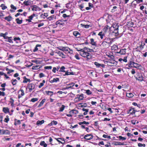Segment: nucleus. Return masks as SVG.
<instances>
[{"mask_svg": "<svg viewBox=\"0 0 147 147\" xmlns=\"http://www.w3.org/2000/svg\"><path fill=\"white\" fill-rule=\"evenodd\" d=\"M80 54L82 57H84L87 61H89L92 59V55L90 53L91 52L96 51L93 49H90L87 47H84L81 49L80 51Z\"/></svg>", "mask_w": 147, "mask_h": 147, "instance_id": "f257e3e1", "label": "nucleus"}, {"mask_svg": "<svg viewBox=\"0 0 147 147\" xmlns=\"http://www.w3.org/2000/svg\"><path fill=\"white\" fill-rule=\"evenodd\" d=\"M84 98V94H78L76 95V97L74 99V101L75 102H77L82 100Z\"/></svg>", "mask_w": 147, "mask_h": 147, "instance_id": "f03ea898", "label": "nucleus"}, {"mask_svg": "<svg viewBox=\"0 0 147 147\" xmlns=\"http://www.w3.org/2000/svg\"><path fill=\"white\" fill-rule=\"evenodd\" d=\"M111 43L106 41H103L100 45V47L102 49H105L108 48L110 46Z\"/></svg>", "mask_w": 147, "mask_h": 147, "instance_id": "7ed1b4c3", "label": "nucleus"}, {"mask_svg": "<svg viewBox=\"0 0 147 147\" xmlns=\"http://www.w3.org/2000/svg\"><path fill=\"white\" fill-rule=\"evenodd\" d=\"M105 63H107L108 65L111 66H112L116 65L117 63V62L114 59H110L107 61H104Z\"/></svg>", "mask_w": 147, "mask_h": 147, "instance_id": "20e7f679", "label": "nucleus"}, {"mask_svg": "<svg viewBox=\"0 0 147 147\" xmlns=\"http://www.w3.org/2000/svg\"><path fill=\"white\" fill-rule=\"evenodd\" d=\"M145 44V43L143 41L139 42L137 44L136 48H135V49H138L140 50H142L144 49Z\"/></svg>", "mask_w": 147, "mask_h": 147, "instance_id": "39448f33", "label": "nucleus"}, {"mask_svg": "<svg viewBox=\"0 0 147 147\" xmlns=\"http://www.w3.org/2000/svg\"><path fill=\"white\" fill-rule=\"evenodd\" d=\"M134 76L136 80L140 82H142L144 80V77L141 73L137 72Z\"/></svg>", "mask_w": 147, "mask_h": 147, "instance_id": "423d86ee", "label": "nucleus"}, {"mask_svg": "<svg viewBox=\"0 0 147 147\" xmlns=\"http://www.w3.org/2000/svg\"><path fill=\"white\" fill-rule=\"evenodd\" d=\"M61 48H59V49L63 51L64 53L66 54L70 53L71 54L72 53L73 51L72 50H71L68 47H61Z\"/></svg>", "mask_w": 147, "mask_h": 147, "instance_id": "0eeeda50", "label": "nucleus"}, {"mask_svg": "<svg viewBox=\"0 0 147 147\" xmlns=\"http://www.w3.org/2000/svg\"><path fill=\"white\" fill-rule=\"evenodd\" d=\"M134 63V61L133 58H132L130 59V60L129 61L128 63L126 65V66L128 67H127V68L129 69L130 68H131L133 67Z\"/></svg>", "mask_w": 147, "mask_h": 147, "instance_id": "6e6552de", "label": "nucleus"}, {"mask_svg": "<svg viewBox=\"0 0 147 147\" xmlns=\"http://www.w3.org/2000/svg\"><path fill=\"white\" fill-rule=\"evenodd\" d=\"M66 21V20H64L63 19L59 20L57 21L54 24H55V25H57V26H63L65 24L64 22Z\"/></svg>", "mask_w": 147, "mask_h": 147, "instance_id": "1a4fd4ad", "label": "nucleus"}, {"mask_svg": "<svg viewBox=\"0 0 147 147\" xmlns=\"http://www.w3.org/2000/svg\"><path fill=\"white\" fill-rule=\"evenodd\" d=\"M10 134L9 131L7 129H0V134L1 135H9Z\"/></svg>", "mask_w": 147, "mask_h": 147, "instance_id": "9d476101", "label": "nucleus"}, {"mask_svg": "<svg viewBox=\"0 0 147 147\" xmlns=\"http://www.w3.org/2000/svg\"><path fill=\"white\" fill-rule=\"evenodd\" d=\"M35 85L32 84H28L27 87V88H28L29 89L30 92H31L32 90L34 89L35 88Z\"/></svg>", "mask_w": 147, "mask_h": 147, "instance_id": "9b49d317", "label": "nucleus"}, {"mask_svg": "<svg viewBox=\"0 0 147 147\" xmlns=\"http://www.w3.org/2000/svg\"><path fill=\"white\" fill-rule=\"evenodd\" d=\"M136 110V109H135V108H133L132 107H129V109L127 112V113H130L131 115H133L135 113Z\"/></svg>", "mask_w": 147, "mask_h": 147, "instance_id": "f8f14e48", "label": "nucleus"}, {"mask_svg": "<svg viewBox=\"0 0 147 147\" xmlns=\"http://www.w3.org/2000/svg\"><path fill=\"white\" fill-rule=\"evenodd\" d=\"M126 49H120L119 51L116 52L115 53L117 54H119V55H124L126 53Z\"/></svg>", "mask_w": 147, "mask_h": 147, "instance_id": "ddd939ff", "label": "nucleus"}, {"mask_svg": "<svg viewBox=\"0 0 147 147\" xmlns=\"http://www.w3.org/2000/svg\"><path fill=\"white\" fill-rule=\"evenodd\" d=\"M93 138V136L92 134H87L84 136V138L86 140H90L92 139Z\"/></svg>", "mask_w": 147, "mask_h": 147, "instance_id": "4468645a", "label": "nucleus"}, {"mask_svg": "<svg viewBox=\"0 0 147 147\" xmlns=\"http://www.w3.org/2000/svg\"><path fill=\"white\" fill-rule=\"evenodd\" d=\"M94 64L96 66L97 68H99L100 67L102 68L105 67V65L103 64H100L97 62H95L94 63Z\"/></svg>", "mask_w": 147, "mask_h": 147, "instance_id": "2eb2a0df", "label": "nucleus"}, {"mask_svg": "<svg viewBox=\"0 0 147 147\" xmlns=\"http://www.w3.org/2000/svg\"><path fill=\"white\" fill-rule=\"evenodd\" d=\"M73 34L77 38H78L80 37V34L77 31H75L73 32Z\"/></svg>", "mask_w": 147, "mask_h": 147, "instance_id": "dca6fc26", "label": "nucleus"}, {"mask_svg": "<svg viewBox=\"0 0 147 147\" xmlns=\"http://www.w3.org/2000/svg\"><path fill=\"white\" fill-rule=\"evenodd\" d=\"M55 139H56L57 141L59 143H61L63 144L65 143V141L64 139H63L61 138H55Z\"/></svg>", "mask_w": 147, "mask_h": 147, "instance_id": "f3484780", "label": "nucleus"}, {"mask_svg": "<svg viewBox=\"0 0 147 147\" xmlns=\"http://www.w3.org/2000/svg\"><path fill=\"white\" fill-rule=\"evenodd\" d=\"M14 124L15 126H17L19 125L21 123V121H22V120H18L16 119H14Z\"/></svg>", "mask_w": 147, "mask_h": 147, "instance_id": "a211bd4d", "label": "nucleus"}, {"mask_svg": "<svg viewBox=\"0 0 147 147\" xmlns=\"http://www.w3.org/2000/svg\"><path fill=\"white\" fill-rule=\"evenodd\" d=\"M36 14L34 13H33L30 16L28 17L29 19H26V21H28L29 22H31V20H32L33 17L35 16Z\"/></svg>", "mask_w": 147, "mask_h": 147, "instance_id": "6ab92c4d", "label": "nucleus"}, {"mask_svg": "<svg viewBox=\"0 0 147 147\" xmlns=\"http://www.w3.org/2000/svg\"><path fill=\"white\" fill-rule=\"evenodd\" d=\"M106 55L110 59H114L115 57L114 56L111 54V53H110L108 52H107L106 53Z\"/></svg>", "mask_w": 147, "mask_h": 147, "instance_id": "aec40b11", "label": "nucleus"}, {"mask_svg": "<svg viewBox=\"0 0 147 147\" xmlns=\"http://www.w3.org/2000/svg\"><path fill=\"white\" fill-rule=\"evenodd\" d=\"M8 34V33L7 32H6L5 33H0V36L1 37H3L4 39H5L8 37V36H6Z\"/></svg>", "mask_w": 147, "mask_h": 147, "instance_id": "412c9836", "label": "nucleus"}, {"mask_svg": "<svg viewBox=\"0 0 147 147\" xmlns=\"http://www.w3.org/2000/svg\"><path fill=\"white\" fill-rule=\"evenodd\" d=\"M24 80L23 81V83H27L28 82H30L31 80L30 79L27 78L25 76L23 77Z\"/></svg>", "mask_w": 147, "mask_h": 147, "instance_id": "4be33fe9", "label": "nucleus"}, {"mask_svg": "<svg viewBox=\"0 0 147 147\" xmlns=\"http://www.w3.org/2000/svg\"><path fill=\"white\" fill-rule=\"evenodd\" d=\"M3 111L5 113H9V109L7 107H4L3 108Z\"/></svg>", "mask_w": 147, "mask_h": 147, "instance_id": "5701e85b", "label": "nucleus"}, {"mask_svg": "<svg viewBox=\"0 0 147 147\" xmlns=\"http://www.w3.org/2000/svg\"><path fill=\"white\" fill-rule=\"evenodd\" d=\"M33 8L32 9L33 11H36L38 10H40V9L36 5H33L32 6Z\"/></svg>", "mask_w": 147, "mask_h": 147, "instance_id": "b1692460", "label": "nucleus"}, {"mask_svg": "<svg viewBox=\"0 0 147 147\" xmlns=\"http://www.w3.org/2000/svg\"><path fill=\"white\" fill-rule=\"evenodd\" d=\"M5 39H8V40H5L6 42H8L10 43H13L12 38L11 36L8 37Z\"/></svg>", "mask_w": 147, "mask_h": 147, "instance_id": "393cba45", "label": "nucleus"}, {"mask_svg": "<svg viewBox=\"0 0 147 147\" xmlns=\"http://www.w3.org/2000/svg\"><path fill=\"white\" fill-rule=\"evenodd\" d=\"M59 78H54L53 80H49V82L51 83H53L54 82H57L58 81H59Z\"/></svg>", "mask_w": 147, "mask_h": 147, "instance_id": "a878e982", "label": "nucleus"}, {"mask_svg": "<svg viewBox=\"0 0 147 147\" xmlns=\"http://www.w3.org/2000/svg\"><path fill=\"white\" fill-rule=\"evenodd\" d=\"M19 91L21 92V94H19L18 95V98L19 99L21 98L22 96H24V91L23 89H20Z\"/></svg>", "mask_w": 147, "mask_h": 147, "instance_id": "bb28decb", "label": "nucleus"}, {"mask_svg": "<svg viewBox=\"0 0 147 147\" xmlns=\"http://www.w3.org/2000/svg\"><path fill=\"white\" fill-rule=\"evenodd\" d=\"M57 124V122L53 120L51 121V123L48 124V125L51 126L53 125H56Z\"/></svg>", "mask_w": 147, "mask_h": 147, "instance_id": "cd10ccee", "label": "nucleus"}, {"mask_svg": "<svg viewBox=\"0 0 147 147\" xmlns=\"http://www.w3.org/2000/svg\"><path fill=\"white\" fill-rule=\"evenodd\" d=\"M90 43L92 45L96 47V42L94 41V39L93 38L90 39Z\"/></svg>", "mask_w": 147, "mask_h": 147, "instance_id": "c85d7f7f", "label": "nucleus"}, {"mask_svg": "<svg viewBox=\"0 0 147 147\" xmlns=\"http://www.w3.org/2000/svg\"><path fill=\"white\" fill-rule=\"evenodd\" d=\"M141 67V65L138 64L137 63L134 62V67H133L136 68L137 69H139V68Z\"/></svg>", "mask_w": 147, "mask_h": 147, "instance_id": "c756f323", "label": "nucleus"}, {"mask_svg": "<svg viewBox=\"0 0 147 147\" xmlns=\"http://www.w3.org/2000/svg\"><path fill=\"white\" fill-rule=\"evenodd\" d=\"M60 68V67L59 66H58L57 67H54L53 68V69H52V71L54 73H55L56 72V71H58L59 69Z\"/></svg>", "mask_w": 147, "mask_h": 147, "instance_id": "7c9ffc66", "label": "nucleus"}, {"mask_svg": "<svg viewBox=\"0 0 147 147\" xmlns=\"http://www.w3.org/2000/svg\"><path fill=\"white\" fill-rule=\"evenodd\" d=\"M118 29V28L114 29L113 31V33L115 34V35L116 36H118L119 35Z\"/></svg>", "mask_w": 147, "mask_h": 147, "instance_id": "2f4dec72", "label": "nucleus"}, {"mask_svg": "<svg viewBox=\"0 0 147 147\" xmlns=\"http://www.w3.org/2000/svg\"><path fill=\"white\" fill-rule=\"evenodd\" d=\"M69 112L70 113H71V114L74 113L75 114H76L78 113V110H76L73 109L70 111Z\"/></svg>", "mask_w": 147, "mask_h": 147, "instance_id": "473e14b6", "label": "nucleus"}, {"mask_svg": "<svg viewBox=\"0 0 147 147\" xmlns=\"http://www.w3.org/2000/svg\"><path fill=\"white\" fill-rule=\"evenodd\" d=\"M127 24L128 26L132 27H133L134 23L132 21H130L127 22Z\"/></svg>", "mask_w": 147, "mask_h": 147, "instance_id": "72a5a7b5", "label": "nucleus"}, {"mask_svg": "<svg viewBox=\"0 0 147 147\" xmlns=\"http://www.w3.org/2000/svg\"><path fill=\"white\" fill-rule=\"evenodd\" d=\"M58 55L61 57L63 58H65V55L61 51H59L57 52Z\"/></svg>", "mask_w": 147, "mask_h": 147, "instance_id": "f704fd0d", "label": "nucleus"}, {"mask_svg": "<svg viewBox=\"0 0 147 147\" xmlns=\"http://www.w3.org/2000/svg\"><path fill=\"white\" fill-rule=\"evenodd\" d=\"M11 82L13 86L16 85L17 83V80L12 79L11 80Z\"/></svg>", "mask_w": 147, "mask_h": 147, "instance_id": "c9c22d12", "label": "nucleus"}, {"mask_svg": "<svg viewBox=\"0 0 147 147\" xmlns=\"http://www.w3.org/2000/svg\"><path fill=\"white\" fill-rule=\"evenodd\" d=\"M5 20H7L8 22L10 21L12 19V17L10 16H8L4 18Z\"/></svg>", "mask_w": 147, "mask_h": 147, "instance_id": "e433bc0d", "label": "nucleus"}, {"mask_svg": "<svg viewBox=\"0 0 147 147\" xmlns=\"http://www.w3.org/2000/svg\"><path fill=\"white\" fill-rule=\"evenodd\" d=\"M14 100L13 99L11 98H10V100L9 101V103L11 104V107H13L14 105Z\"/></svg>", "mask_w": 147, "mask_h": 147, "instance_id": "4c0bfd02", "label": "nucleus"}, {"mask_svg": "<svg viewBox=\"0 0 147 147\" xmlns=\"http://www.w3.org/2000/svg\"><path fill=\"white\" fill-rule=\"evenodd\" d=\"M46 100V99H43L41 101L39 105L38 106V108H39V107H41V106H42L43 105L44 103L45 102Z\"/></svg>", "mask_w": 147, "mask_h": 147, "instance_id": "58836bf2", "label": "nucleus"}, {"mask_svg": "<svg viewBox=\"0 0 147 147\" xmlns=\"http://www.w3.org/2000/svg\"><path fill=\"white\" fill-rule=\"evenodd\" d=\"M98 35L100 36L101 39H102L103 38V37L105 36V34L102 31L100 32Z\"/></svg>", "mask_w": 147, "mask_h": 147, "instance_id": "ea45409f", "label": "nucleus"}, {"mask_svg": "<svg viewBox=\"0 0 147 147\" xmlns=\"http://www.w3.org/2000/svg\"><path fill=\"white\" fill-rule=\"evenodd\" d=\"M140 111H137V110H136V111L134 114V116L135 117H138L140 115Z\"/></svg>", "mask_w": 147, "mask_h": 147, "instance_id": "a19ab883", "label": "nucleus"}, {"mask_svg": "<svg viewBox=\"0 0 147 147\" xmlns=\"http://www.w3.org/2000/svg\"><path fill=\"white\" fill-rule=\"evenodd\" d=\"M23 3L26 6H28L31 4V2L30 0H28L27 1H24Z\"/></svg>", "mask_w": 147, "mask_h": 147, "instance_id": "79ce46f5", "label": "nucleus"}, {"mask_svg": "<svg viewBox=\"0 0 147 147\" xmlns=\"http://www.w3.org/2000/svg\"><path fill=\"white\" fill-rule=\"evenodd\" d=\"M45 121L44 120H42L41 121H38L36 122V125H41L42 124H43Z\"/></svg>", "mask_w": 147, "mask_h": 147, "instance_id": "37998d69", "label": "nucleus"}, {"mask_svg": "<svg viewBox=\"0 0 147 147\" xmlns=\"http://www.w3.org/2000/svg\"><path fill=\"white\" fill-rule=\"evenodd\" d=\"M65 106L63 105H61V107L59 108V111L60 112H62L64 109Z\"/></svg>", "mask_w": 147, "mask_h": 147, "instance_id": "c03bdc74", "label": "nucleus"}, {"mask_svg": "<svg viewBox=\"0 0 147 147\" xmlns=\"http://www.w3.org/2000/svg\"><path fill=\"white\" fill-rule=\"evenodd\" d=\"M16 21L17 24H20L22 23L23 20H20L19 18H17L16 19Z\"/></svg>", "mask_w": 147, "mask_h": 147, "instance_id": "a18cd8bd", "label": "nucleus"}, {"mask_svg": "<svg viewBox=\"0 0 147 147\" xmlns=\"http://www.w3.org/2000/svg\"><path fill=\"white\" fill-rule=\"evenodd\" d=\"M40 145L41 146H43L44 147H47V144L45 143L44 141H42L40 143Z\"/></svg>", "mask_w": 147, "mask_h": 147, "instance_id": "49530a36", "label": "nucleus"}, {"mask_svg": "<svg viewBox=\"0 0 147 147\" xmlns=\"http://www.w3.org/2000/svg\"><path fill=\"white\" fill-rule=\"evenodd\" d=\"M45 83V81L44 80H43L42 82V83H40V84L38 85V87L39 88H41L44 85V84Z\"/></svg>", "mask_w": 147, "mask_h": 147, "instance_id": "de8ad7c7", "label": "nucleus"}, {"mask_svg": "<svg viewBox=\"0 0 147 147\" xmlns=\"http://www.w3.org/2000/svg\"><path fill=\"white\" fill-rule=\"evenodd\" d=\"M41 46V45L39 44H37L36 45L35 47L34 48V49L33 50V51L34 52H35L37 51L38 49V47H40Z\"/></svg>", "mask_w": 147, "mask_h": 147, "instance_id": "09e8293b", "label": "nucleus"}, {"mask_svg": "<svg viewBox=\"0 0 147 147\" xmlns=\"http://www.w3.org/2000/svg\"><path fill=\"white\" fill-rule=\"evenodd\" d=\"M56 16L54 15H52L50 16L49 17L47 18V20L49 21H51L53 20L54 18H55Z\"/></svg>", "mask_w": 147, "mask_h": 147, "instance_id": "8fccbe9b", "label": "nucleus"}, {"mask_svg": "<svg viewBox=\"0 0 147 147\" xmlns=\"http://www.w3.org/2000/svg\"><path fill=\"white\" fill-rule=\"evenodd\" d=\"M65 69V67L64 66H62L61 67H60V69L59 70V72H65V71L64 70Z\"/></svg>", "mask_w": 147, "mask_h": 147, "instance_id": "3c124183", "label": "nucleus"}, {"mask_svg": "<svg viewBox=\"0 0 147 147\" xmlns=\"http://www.w3.org/2000/svg\"><path fill=\"white\" fill-rule=\"evenodd\" d=\"M105 73H108V74H105L104 76V77L105 78H106L109 77L110 76V74H111V72H106Z\"/></svg>", "mask_w": 147, "mask_h": 147, "instance_id": "603ef678", "label": "nucleus"}, {"mask_svg": "<svg viewBox=\"0 0 147 147\" xmlns=\"http://www.w3.org/2000/svg\"><path fill=\"white\" fill-rule=\"evenodd\" d=\"M86 93L87 95H90L92 94V92L89 90H86Z\"/></svg>", "mask_w": 147, "mask_h": 147, "instance_id": "864d4df0", "label": "nucleus"}, {"mask_svg": "<svg viewBox=\"0 0 147 147\" xmlns=\"http://www.w3.org/2000/svg\"><path fill=\"white\" fill-rule=\"evenodd\" d=\"M117 7L116 6H114L113 7V8L111 9V12L113 13L116 11L117 9Z\"/></svg>", "mask_w": 147, "mask_h": 147, "instance_id": "5fc2aeb1", "label": "nucleus"}, {"mask_svg": "<svg viewBox=\"0 0 147 147\" xmlns=\"http://www.w3.org/2000/svg\"><path fill=\"white\" fill-rule=\"evenodd\" d=\"M46 93L49 95H50L51 96L53 95V91H46Z\"/></svg>", "mask_w": 147, "mask_h": 147, "instance_id": "6e6d98bb", "label": "nucleus"}, {"mask_svg": "<svg viewBox=\"0 0 147 147\" xmlns=\"http://www.w3.org/2000/svg\"><path fill=\"white\" fill-rule=\"evenodd\" d=\"M134 94L132 93H127L126 96L129 98H132L134 96Z\"/></svg>", "mask_w": 147, "mask_h": 147, "instance_id": "4d7b16f0", "label": "nucleus"}, {"mask_svg": "<svg viewBox=\"0 0 147 147\" xmlns=\"http://www.w3.org/2000/svg\"><path fill=\"white\" fill-rule=\"evenodd\" d=\"M9 120V116L8 115H6V117L5 118L4 121L6 123H7Z\"/></svg>", "mask_w": 147, "mask_h": 147, "instance_id": "13d9d810", "label": "nucleus"}, {"mask_svg": "<svg viewBox=\"0 0 147 147\" xmlns=\"http://www.w3.org/2000/svg\"><path fill=\"white\" fill-rule=\"evenodd\" d=\"M143 1V0H135L133 1L132 2V3H134L136 2V3H137V4H139L140 3L142 2Z\"/></svg>", "mask_w": 147, "mask_h": 147, "instance_id": "bf43d9fd", "label": "nucleus"}, {"mask_svg": "<svg viewBox=\"0 0 147 147\" xmlns=\"http://www.w3.org/2000/svg\"><path fill=\"white\" fill-rule=\"evenodd\" d=\"M40 68L39 66L38 65H34L32 67V69H37Z\"/></svg>", "mask_w": 147, "mask_h": 147, "instance_id": "052dcab7", "label": "nucleus"}, {"mask_svg": "<svg viewBox=\"0 0 147 147\" xmlns=\"http://www.w3.org/2000/svg\"><path fill=\"white\" fill-rule=\"evenodd\" d=\"M118 49V46L117 45H114L111 47L112 50H116Z\"/></svg>", "mask_w": 147, "mask_h": 147, "instance_id": "680f3d73", "label": "nucleus"}, {"mask_svg": "<svg viewBox=\"0 0 147 147\" xmlns=\"http://www.w3.org/2000/svg\"><path fill=\"white\" fill-rule=\"evenodd\" d=\"M38 100V98H33L31 99L30 101L31 102H35L37 101Z\"/></svg>", "mask_w": 147, "mask_h": 147, "instance_id": "e2e57ef3", "label": "nucleus"}, {"mask_svg": "<svg viewBox=\"0 0 147 147\" xmlns=\"http://www.w3.org/2000/svg\"><path fill=\"white\" fill-rule=\"evenodd\" d=\"M0 6L2 7V10H4L7 8V7L5 5L3 4H2Z\"/></svg>", "mask_w": 147, "mask_h": 147, "instance_id": "0e129e2a", "label": "nucleus"}, {"mask_svg": "<svg viewBox=\"0 0 147 147\" xmlns=\"http://www.w3.org/2000/svg\"><path fill=\"white\" fill-rule=\"evenodd\" d=\"M69 85H70V86H69V87H68L67 88H64L63 89L65 90V89H68L70 88H71L74 86V85H75V84L73 83V84H70Z\"/></svg>", "mask_w": 147, "mask_h": 147, "instance_id": "69168bd1", "label": "nucleus"}, {"mask_svg": "<svg viewBox=\"0 0 147 147\" xmlns=\"http://www.w3.org/2000/svg\"><path fill=\"white\" fill-rule=\"evenodd\" d=\"M132 105L134 106H137L138 107L140 108L141 106V105L140 104H138L137 103L134 102L132 103Z\"/></svg>", "mask_w": 147, "mask_h": 147, "instance_id": "338daca9", "label": "nucleus"}, {"mask_svg": "<svg viewBox=\"0 0 147 147\" xmlns=\"http://www.w3.org/2000/svg\"><path fill=\"white\" fill-rule=\"evenodd\" d=\"M48 16V14L47 13H44L43 14H42L41 16L44 18H45L44 17V16H45V17L47 18Z\"/></svg>", "mask_w": 147, "mask_h": 147, "instance_id": "774afa93", "label": "nucleus"}]
</instances>
